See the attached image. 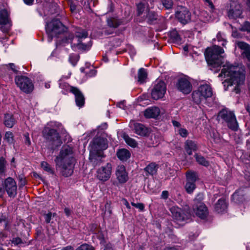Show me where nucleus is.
<instances>
[{
  "instance_id": "f257e3e1",
  "label": "nucleus",
  "mask_w": 250,
  "mask_h": 250,
  "mask_svg": "<svg viewBox=\"0 0 250 250\" xmlns=\"http://www.w3.org/2000/svg\"><path fill=\"white\" fill-rule=\"evenodd\" d=\"M224 53V50L219 45H214L211 47L208 48L205 53L208 63L213 68H218L223 66L221 73L219 77L227 78L223 84L225 90H228L229 87L233 86L231 89L236 93L240 91V86L243 84L245 76L242 69L238 65H233L229 62L224 63L223 57L221 55Z\"/></svg>"
},
{
  "instance_id": "f03ea898",
  "label": "nucleus",
  "mask_w": 250,
  "mask_h": 250,
  "mask_svg": "<svg viewBox=\"0 0 250 250\" xmlns=\"http://www.w3.org/2000/svg\"><path fill=\"white\" fill-rule=\"evenodd\" d=\"M74 161L72 148L68 146L62 147L59 155L55 160L56 167L60 169L61 172L65 177L72 174Z\"/></svg>"
},
{
  "instance_id": "7ed1b4c3",
  "label": "nucleus",
  "mask_w": 250,
  "mask_h": 250,
  "mask_svg": "<svg viewBox=\"0 0 250 250\" xmlns=\"http://www.w3.org/2000/svg\"><path fill=\"white\" fill-rule=\"evenodd\" d=\"M75 38H65L62 40L61 44L65 45V43H72V41L74 40H77V43H73L71 45L72 48H74L75 46L79 49L82 50H87L89 49L92 45L91 41L90 38L88 37L87 32L82 29H79L75 32Z\"/></svg>"
},
{
  "instance_id": "20e7f679",
  "label": "nucleus",
  "mask_w": 250,
  "mask_h": 250,
  "mask_svg": "<svg viewBox=\"0 0 250 250\" xmlns=\"http://www.w3.org/2000/svg\"><path fill=\"white\" fill-rule=\"evenodd\" d=\"M107 147V143L106 139L100 137L94 138L89 145L90 161L94 163L98 158L102 157L103 150Z\"/></svg>"
},
{
  "instance_id": "39448f33",
  "label": "nucleus",
  "mask_w": 250,
  "mask_h": 250,
  "mask_svg": "<svg viewBox=\"0 0 250 250\" xmlns=\"http://www.w3.org/2000/svg\"><path fill=\"white\" fill-rule=\"evenodd\" d=\"M58 124L56 122H51L47 125V126L44 127L42 131L43 137L50 142L52 145V147H57L62 144L59 134L57 130L50 127L58 126Z\"/></svg>"
},
{
  "instance_id": "423d86ee",
  "label": "nucleus",
  "mask_w": 250,
  "mask_h": 250,
  "mask_svg": "<svg viewBox=\"0 0 250 250\" xmlns=\"http://www.w3.org/2000/svg\"><path fill=\"white\" fill-rule=\"evenodd\" d=\"M212 95V90L209 85H201L197 90L192 93V98L195 103L199 104L205 103L207 99Z\"/></svg>"
},
{
  "instance_id": "0eeeda50",
  "label": "nucleus",
  "mask_w": 250,
  "mask_h": 250,
  "mask_svg": "<svg viewBox=\"0 0 250 250\" xmlns=\"http://www.w3.org/2000/svg\"><path fill=\"white\" fill-rule=\"evenodd\" d=\"M46 31L48 35V42H51L53 37H57L65 31L66 28L62 23L58 20H53L47 23L45 26Z\"/></svg>"
},
{
  "instance_id": "6e6552de",
  "label": "nucleus",
  "mask_w": 250,
  "mask_h": 250,
  "mask_svg": "<svg viewBox=\"0 0 250 250\" xmlns=\"http://www.w3.org/2000/svg\"><path fill=\"white\" fill-rule=\"evenodd\" d=\"M218 118L226 122L228 127L232 130H238V124L233 112L228 109H223L218 113Z\"/></svg>"
},
{
  "instance_id": "1a4fd4ad",
  "label": "nucleus",
  "mask_w": 250,
  "mask_h": 250,
  "mask_svg": "<svg viewBox=\"0 0 250 250\" xmlns=\"http://www.w3.org/2000/svg\"><path fill=\"white\" fill-rule=\"evenodd\" d=\"M15 83L18 87L24 93H29L34 89V85L32 81L27 77L18 76L15 78Z\"/></svg>"
},
{
  "instance_id": "9d476101",
  "label": "nucleus",
  "mask_w": 250,
  "mask_h": 250,
  "mask_svg": "<svg viewBox=\"0 0 250 250\" xmlns=\"http://www.w3.org/2000/svg\"><path fill=\"white\" fill-rule=\"evenodd\" d=\"M111 173L112 165L110 163H107L97 169L96 177L99 180L104 182L110 178Z\"/></svg>"
},
{
  "instance_id": "9b49d317",
  "label": "nucleus",
  "mask_w": 250,
  "mask_h": 250,
  "mask_svg": "<svg viewBox=\"0 0 250 250\" xmlns=\"http://www.w3.org/2000/svg\"><path fill=\"white\" fill-rule=\"evenodd\" d=\"M166 85L164 82L160 80L156 81L151 91L152 98L156 100L162 98L166 92Z\"/></svg>"
},
{
  "instance_id": "f8f14e48",
  "label": "nucleus",
  "mask_w": 250,
  "mask_h": 250,
  "mask_svg": "<svg viewBox=\"0 0 250 250\" xmlns=\"http://www.w3.org/2000/svg\"><path fill=\"white\" fill-rule=\"evenodd\" d=\"M3 187L9 197L14 198L17 194V186L15 180L11 177H8L4 180Z\"/></svg>"
},
{
  "instance_id": "ddd939ff",
  "label": "nucleus",
  "mask_w": 250,
  "mask_h": 250,
  "mask_svg": "<svg viewBox=\"0 0 250 250\" xmlns=\"http://www.w3.org/2000/svg\"><path fill=\"white\" fill-rule=\"evenodd\" d=\"M0 29L3 33H8L11 26L9 14L5 9H0Z\"/></svg>"
},
{
  "instance_id": "4468645a",
  "label": "nucleus",
  "mask_w": 250,
  "mask_h": 250,
  "mask_svg": "<svg viewBox=\"0 0 250 250\" xmlns=\"http://www.w3.org/2000/svg\"><path fill=\"white\" fill-rule=\"evenodd\" d=\"M176 17L183 24H186L190 21L191 15L187 8L184 6L178 7L175 14Z\"/></svg>"
},
{
  "instance_id": "2eb2a0df",
  "label": "nucleus",
  "mask_w": 250,
  "mask_h": 250,
  "mask_svg": "<svg viewBox=\"0 0 250 250\" xmlns=\"http://www.w3.org/2000/svg\"><path fill=\"white\" fill-rule=\"evenodd\" d=\"M187 182L185 188L188 193H192L195 188V182L197 179V176L195 172L188 171L187 172Z\"/></svg>"
},
{
  "instance_id": "dca6fc26",
  "label": "nucleus",
  "mask_w": 250,
  "mask_h": 250,
  "mask_svg": "<svg viewBox=\"0 0 250 250\" xmlns=\"http://www.w3.org/2000/svg\"><path fill=\"white\" fill-rule=\"evenodd\" d=\"M170 211L173 217L179 221H184L187 220L190 217L189 213H185L179 208L176 206H173L170 208Z\"/></svg>"
},
{
  "instance_id": "f3484780",
  "label": "nucleus",
  "mask_w": 250,
  "mask_h": 250,
  "mask_svg": "<svg viewBox=\"0 0 250 250\" xmlns=\"http://www.w3.org/2000/svg\"><path fill=\"white\" fill-rule=\"evenodd\" d=\"M242 8L241 5L236 1H232L230 4V9L228 12L229 19H236L241 17Z\"/></svg>"
},
{
  "instance_id": "a211bd4d",
  "label": "nucleus",
  "mask_w": 250,
  "mask_h": 250,
  "mask_svg": "<svg viewBox=\"0 0 250 250\" xmlns=\"http://www.w3.org/2000/svg\"><path fill=\"white\" fill-rule=\"evenodd\" d=\"M176 87L177 89L184 94H188L192 90V85L190 82L185 78H182L178 80Z\"/></svg>"
},
{
  "instance_id": "6ab92c4d",
  "label": "nucleus",
  "mask_w": 250,
  "mask_h": 250,
  "mask_svg": "<svg viewBox=\"0 0 250 250\" xmlns=\"http://www.w3.org/2000/svg\"><path fill=\"white\" fill-rule=\"evenodd\" d=\"M129 125L134 132L138 135L146 136L149 134V131L148 128L142 124L130 122Z\"/></svg>"
},
{
  "instance_id": "aec40b11",
  "label": "nucleus",
  "mask_w": 250,
  "mask_h": 250,
  "mask_svg": "<svg viewBox=\"0 0 250 250\" xmlns=\"http://www.w3.org/2000/svg\"><path fill=\"white\" fill-rule=\"evenodd\" d=\"M115 174L120 183H125L128 179V174L123 165H119L117 167Z\"/></svg>"
},
{
  "instance_id": "412c9836",
  "label": "nucleus",
  "mask_w": 250,
  "mask_h": 250,
  "mask_svg": "<svg viewBox=\"0 0 250 250\" xmlns=\"http://www.w3.org/2000/svg\"><path fill=\"white\" fill-rule=\"evenodd\" d=\"M71 92L75 96L76 105L79 107L83 106L85 102V98L82 92L77 87L71 88Z\"/></svg>"
},
{
  "instance_id": "4be33fe9",
  "label": "nucleus",
  "mask_w": 250,
  "mask_h": 250,
  "mask_svg": "<svg viewBox=\"0 0 250 250\" xmlns=\"http://www.w3.org/2000/svg\"><path fill=\"white\" fill-rule=\"evenodd\" d=\"M236 43L239 48L243 50L242 53V56L250 62V45L243 42H237Z\"/></svg>"
},
{
  "instance_id": "5701e85b",
  "label": "nucleus",
  "mask_w": 250,
  "mask_h": 250,
  "mask_svg": "<svg viewBox=\"0 0 250 250\" xmlns=\"http://www.w3.org/2000/svg\"><path fill=\"white\" fill-rule=\"evenodd\" d=\"M160 109L157 107H152L146 109L144 115L147 118H156L160 114Z\"/></svg>"
},
{
  "instance_id": "b1692460",
  "label": "nucleus",
  "mask_w": 250,
  "mask_h": 250,
  "mask_svg": "<svg viewBox=\"0 0 250 250\" xmlns=\"http://www.w3.org/2000/svg\"><path fill=\"white\" fill-rule=\"evenodd\" d=\"M194 212L201 219H205L208 213L207 207L202 203H200L197 206L196 208L194 209Z\"/></svg>"
},
{
  "instance_id": "393cba45",
  "label": "nucleus",
  "mask_w": 250,
  "mask_h": 250,
  "mask_svg": "<svg viewBox=\"0 0 250 250\" xmlns=\"http://www.w3.org/2000/svg\"><path fill=\"white\" fill-rule=\"evenodd\" d=\"M185 149L189 155H191L192 154V151H195L197 149V144L192 140H188L185 143Z\"/></svg>"
},
{
  "instance_id": "a878e982",
  "label": "nucleus",
  "mask_w": 250,
  "mask_h": 250,
  "mask_svg": "<svg viewBox=\"0 0 250 250\" xmlns=\"http://www.w3.org/2000/svg\"><path fill=\"white\" fill-rule=\"evenodd\" d=\"M227 208V204L224 199H219L215 206V210L218 213H223Z\"/></svg>"
},
{
  "instance_id": "bb28decb",
  "label": "nucleus",
  "mask_w": 250,
  "mask_h": 250,
  "mask_svg": "<svg viewBox=\"0 0 250 250\" xmlns=\"http://www.w3.org/2000/svg\"><path fill=\"white\" fill-rule=\"evenodd\" d=\"M117 156L121 161H126L130 158V153L126 149H120L118 151Z\"/></svg>"
},
{
  "instance_id": "cd10ccee",
  "label": "nucleus",
  "mask_w": 250,
  "mask_h": 250,
  "mask_svg": "<svg viewBox=\"0 0 250 250\" xmlns=\"http://www.w3.org/2000/svg\"><path fill=\"white\" fill-rule=\"evenodd\" d=\"M16 123V120L11 114H6L4 116V123L8 127H12Z\"/></svg>"
},
{
  "instance_id": "c85d7f7f",
  "label": "nucleus",
  "mask_w": 250,
  "mask_h": 250,
  "mask_svg": "<svg viewBox=\"0 0 250 250\" xmlns=\"http://www.w3.org/2000/svg\"><path fill=\"white\" fill-rule=\"evenodd\" d=\"M158 165L154 163L149 164L146 168L145 170L150 175L155 174L157 170Z\"/></svg>"
},
{
  "instance_id": "c756f323",
  "label": "nucleus",
  "mask_w": 250,
  "mask_h": 250,
  "mask_svg": "<svg viewBox=\"0 0 250 250\" xmlns=\"http://www.w3.org/2000/svg\"><path fill=\"white\" fill-rule=\"evenodd\" d=\"M107 23L109 27L117 28L121 24V21L117 19L112 18L107 20Z\"/></svg>"
},
{
  "instance_id": "7c9ffc66",
  "label": "nucleus",
  "mask_w": 250,
  "mask_h": 250,
  "mask_svg": "<svg viewBox=\"0 0 250 250\" xmlns=\"http://www.w3.org/2000/svg\"><path fill=\"white\" fill-rule=\"evenodd\" d=\"M147 77V73L146 70L141 68L139 70L138 74V82L140 83H143L145 81Z\"/></svg>"
},
{
  "instance_id": "2f4dec72",
  "label": "nucleus",
  "mask_w": 250,
  "mask_h": 250,
  "mask_svg": "<svg viewBox=\"0 0 250 250\" xmlns=\"http://www.w3.org/2000/svg\"><path fill=\"white\" fill-rule=\"evenodd\" d=\"M124 139L126 143L132 147H136L137 146V142L134 139L127 135H124Z\"/></svg>"
},
{
  "instance_id": "473e14b6",
  "label": "nucleus",
  "mask_w": 250,
  "mask_h": 250,
  "mask_svg": "<svg viewBox=\"0 0 250 250\" xmlns=\"http://www.w3.org/2000/svg\"><path fill=\"white\" fill-rule=\"evenodd\" d=\"M243 196V191L242 189H239L236 191L232 195V198L235 201V202H237L240 199H242Z\"/></svg>"
},
{
  "instance_id": "72a5a7b5",
  "label": "nucleus",
  "mask_w": 250,
  "mask_h": 250,
  "mask_svg": "<svg viewBox=\"0 0 250 250\" xmlns=\"http://www.w3.org/2000/svg\"><path fill=\"white\" fill-rule=\"evenodd\" d=\"M195 157L196 160V161L199 164L204 166H208V162L206 161L205 158L202 156L199 155L198 154H195Z\"/></svg>"
},
{
  "instance_id": "f704fd0d",
  "label": "nucleus",
  "mask_w": 250,
  "mask_h": 250,
  "mask_svg": "<svg viewBox=\"0 0 250 250\" xmlns=\"http://www.w3.org/2000/svg\"><path fill=\"white\" fill-rule=\"evenodd\" d=\"M4 140L9 144H13L14 142V136L13 133L10 131L6 132L5 134Z\"/></svg>"
},
{
  "instance_id": "c9c22d12",
  "label": "nucleus",
  "mask_w": 250,
  "mask_h": 250,
  "mask_svg": "<svg viewBox=\"0 0 250 250\" xmlns=\"http://www.w3.org/2000/svg\"><path fill=\"white\" fill-rule=\"evenodd\" d=\"M216 40L220 43L219 44L222 45L223 46H225L227 43V41L225 38V35L221 33H218L216 36Z\"/></svg>"
},
{
  "instance_id": "e433bc0d",
  "label": "nucleus",
  "mask_w": 250,
  "mask_h": 250,
  "mask_svg": "<svg viewBox=\"0 0 250 250\" xmlns=\"http://www.w3.org/2000/svg\"><path fill=\"white\" fill-rule=\"evenodd\" d=\"M60 87L66 91H70L71 92V88L74 87L73 86H70L67 83L63 82L60 80L59 81Z\"/></svg>"
},
{
  "instance_id": "4c0bfd02",
  "label": "nucleus",
  "mask_w": 250,
  "mask_h": 250,
  "mask_svg": "<svg viewBox=\"0 0 250 250\" xmlns=\"http://www.w3.org/2000/svg\"><path fill=\"white\" fill-rule=\"evenodd\" d=\"M240 30L242 31L250 33V22L246 21L244 22L240 28Z\"/></svg>"
},
{
  "instance_id": "58836bf2",
  "label": "nucleus",
  "mask_w": 250,
  "mask_h": 250,
  "mask_svg": "<svg viewBox=\"0 0 250 250\" xmlns=\"http://www.w3.org/2000/svg\"><path fill=\"white\" fill-rule=\"evenodd\" d=\"M79 59V56L76 54H71L69 56V61L73 65L75 66L77 64Z\"/></svg>"
},
{
  "instance_id": "ea45409f",
  "label": "nucleus",
  "mask_w": 250,
  "mask_h": 250,
  "mask_svg": "<svg viewBox=\"0 0 250 250\" xmlns=\"http://www.w3.org/2000/svg\"><path fill=\"white\" fill-rule=\"evenodd\" d=\"M42 167L46 171L53 174V170L51 168L50 166L46 162H42L41 163Z\"/></svg>"
},
{
  "instance_id": "a19ab883",
  "label": "nucleus",
  "mask_w": 250,
  "mask_h": 250,
  "mask_svg": "<svg viewBox=\"0 0 250 250\" xmlns=\"http://www.w3.org/2000/svg\"><path fill=\"white\" fill-rule=\"evenodd\" d=\"M75 250H95V248L90 245L84 244L79 246Z\"/></svg>"
},
{
  "instance_id": "79ce46f5",
  "label": "nucleus",
  "mask_w": 250,
  "mask_h": 250,
  "mask_svg": "<svg viewBox=\"0 0 250 250\" xmlns=\"http://www.w3.org/2000/svg\"><path fill=\"white\" fill-rule=\"evenodd\" d=\"M137 12L138 15H142L145 11L146 12V10H148L147 9H146L145 4L142 2H140L137 5Z\"/></svg>"
},
{
  "instance_id": "37998d69",
  "label": "nucleus",
  "mask_w": 250,
  "mask_h": 250,
  "mask_svg": "<svg viewBox=\"0 0 250 250\" xmlns=\"http://www.w3.org/2000/svg\"><path fill=\"white\" fill-rule=\"evenodd\" d=\"M162 3L166 9H170L173 6L172 0H162Z\"/></svg>"
},
{
  "instance_id": "c03bdc74",
  "label": "nucleus",
  "mask_w": 250,
  "mask_h": 250,
  "mask_svg": "<svg viewBox=\"0 0 250 250\" xmlns=\"http://www.w3.org/2000/svg\"><path fill=\"white\" fill-rule=\"evenodd\" d=\"M5 161L3 158H0V175L2 174L5 172Z\"/></svg>"
},
{
  "instance_id": "a18cd8bd",
  "label": "nucleus",
  "mask_w": 250,
  "mask_h": 250,
  "mask_svg": "<svg viewBox=\"0 0 250 250\" xmlns=\"http://www.w3.org/2000/svg\"><path fill=\"white\" fill-rule=\"evenodd\" d=\"M55 215V213L53 214L51 212H48L46 214H44V217L45 222L46 223H49L50 222L51 218L54 217Z\"/></svg>"
},
{
  "instance_id": "49530a36",
  "label": "nucleus",
  "mask_w": 250,
  "mask_h": 250,
  "mask_svg": "<svg viewBox=\"0 0 250 250\" xmlns=\"http://www.w3.org/2000/svg\"><path fill=\"white\" fill-rule=\"evenodd\" d=\"M205 3L206 6L210 9V11L213 12L214 10V6L210 0H205Z\"/></svg>"
},
{
  "instance_id": "de8ad7c7",
  "label": "nucleus",
  "mask_w": 250,
  "mask_h": 250,
  "mask_svg": "<svg viewBox=\"0 0 250 250\" xmlns=\"http://www.w3.org/2000/svg\"><path fill=\"white\" fill-rule=\"evenodd\" d=\"M146 17L148 18L150 20H153L156 19L155 13L152 11L149 10H146Z\"/></svg>"
},
{
  "instance_id": "09e8293b",
  "label": "nucleus",
  "mask_w": 250,
  "mask_h": 250,
  "mask_svg": "<svg viewBox=\"0 0 250 250\" xmlns=\"http://www.w3.org/2000/svg\"><path fill=\"white\" fill-rule=\"evenodd\" d=\"M178 133L182 137H186L188 135V131L185 128H180L178 130Z\"/></svg>"
},
{
  "instance_id": "8fccbe9b",
  "label": "nucleus",
  "mask_w": 250,
  "mask_h": 250,
  "mask_svg": "<svg viewBox=\"0 0 250 250\" xmlns=\"http://www.w3.org/2000/svg\"><path fill=\"white\" fill-rule=\"evenodd\" d=\"M131 205L133 207L139 209L141 211H143L144 209V205L142 203H134L132 202Z\"/></svg>"
},
{
  "instance_id": "3c124183",
  "label": "nucleus",
  "mask_w": 250,
  "mask_h": 250,
  "mask_svg": "<svg viewBox=\"0 0 250 250\" xmlns=\"http://www.w3.org/2000/svg\"><path fill=\"white\" fill-rule=\"evenodd\" d=\"M7 237V234L4 232H0V243L1 245L6 244L4 242V239Z\"/></svg>"
},
{
  "instance_id": "603ef678",
  "label": "nucleus",
  "mask_w": 250,
  "mask_h": 250,
  "mask_svg": "<svg viewBox=\"0 0 250 250\" xmlns=\"http://www.w3.org/2000/svg\"><path fill=\"white\" fill-rule=\"evenodd\" d=\"M12 243L15 245H19L22 243V241L21 238L17 237L13 239Z\"/></svg>"
},
{
  "instance_id": "864d4df0",
  "label": "nucleus",
  "mask_w": 250,
  "mask_h": 250,
  "mask_svg": "<svg viewBox=\"0 0 250 250\" xmlns=\"http://www.w3.org/2000/svg\"><path fill=\"white\" fill-rule=\"evenodd\" d=\"M168 192L167 190H164L162 191V193L161 194V198L164 199H167L168 197Z\"/></svg>"
},
{
  "instance_id": "5fc2aeb1",
  "label": "nucleus",
  "mask_w": 250,
  "mask_h": 250,
  "mask_svg": "<svg viewBox=\"0 0 250 250\" xmlns=\"http://www.w3.org/2000/svg\"><path fill=\"white\" fill-rule=\"evenodd\" d=\"M70 9L72 13L75 12L76 9V6L72 2L70 4Z\"/></svg>"
},
{
  "instance_id": "6e6d98bb",
  "label": "nucleus",
  "mask_w": 250,
  "mask_h": 250,
  "mask_svg": "<svg viewBox=\"0 0 250 250\" xmlns=\"http://www.w3.org/2000/svg\"><path fill=\"white\" fill-rule=\"evenodd\" d=\"M2 221L5 222V228L6 227L7 222H6V217L5 215H1L0 216V223Z\"/></svg>"
},
{
  "instance_id": "4d7b16f0",
  "label": "nucleus",
  "mask_w": 250,
  "mask_h": 250,
  "mask_svg": "<svg viewBox=\"0 0 250 250\" xmlns=\"http://www.w3.org/2000/svg\"><path fill=\"white\" fill-rule=\"evenodd\" d=\"M24 136H25V143H26V144H27V145H30V143H31V142H30V139H29V135L28 134H25Z\"/></svg>"
},
{
  "instance_id": "13d9d810",
  "label": "nucleus",
  "mask_w": 250,
  "mask_h": 250,
  "mask_svg": "<svg viewBox=\"0 0 250 250\" xmlns=\"http://www.w3.org/2000/svg\"><path fill=\"white\" fill-rule=\"evenodd\" d=\"M34 0H23L24 3L27 5H32Z\"/></svg>"
},
{
  "instance_id": "bf43d9fd",
  "label": "nucleus",
  "mask_w": 250,
  "mask_h": 250,
  "mask_svg": "<svg viewBox=\"0 0 250 250\" xmlns=\"http://www.w3.org/2000/svg\"><path fill=\"white\" fill-rule=\"evenodd\" d=\"M172 123L173 126L175 127H180V124L176 121H172Z\"/></svg>"
},
{
  "instance_id": "052dcab7",
  "label": "nucleus",
  "mask_w": 250,
  "mask_h": 250,
  "mask_svg": "<svg viewBox=\"0 0 250 250\" xmlns=\"http://www.w3.org/2000/svg\"><path fill=\"white\" fill-rule=\"evenodd\" d=\"M8 65L11 70H12L13 71H16V70L15 69V65L14 63H10Z\"/></svg>"
},
{
  "instance_id": "680f3d73",
  "label": "nucleus",
  "mask_w": 250,
  "mask_h": 250,
  "mask_svg": "<svg viewBox=\"0 0 250 250\" xmlns=\"http://www.w3.org/2000/svg\"><path fill=\"white\" fill-rule=\"evenodd\" d=\"M20 184L22 186H24L26 184V182L24 179L22 178L20 179Z\"/></svg>"
},
{
  "instance_id": "e2e57ef3",
  "label": "nucleus",
  "mask_w": 250,
  "mask_h": 250,
  "mask_svg": "<svg viewBox=\"0 0 250 250\" xmlns=\"http://www.w3.org/2000/svg\"><path fill=\"white\" fill-rule=\"evenodd\" d=\"M61 250H73V248L72 247L69 246H67V247L63 248Z\"/></svg>"
},
{
  "instance_id": "0e129e2a",
  "label": "nucleus",
  "mask_w": 250,
  "mask_h": 250,
  "mask_svg": "<svg viewBox=\"0 0 250 250\" xmlns=\"http://www.w3.org/2000/svg\"><path fill=\"white\" fill-rule=\"evenodd\" d=\"M64 212L65 213L67 216H69L70 214V210L69 209L67 208H65L64 209Z\"/></svg>"
},
{
  "instance_id": "69168bd1",
  "label": "nucleus",
  "mask_w": 250,
  "mask_h": 250,
  "mask_svg": "<svg viewBox=\"0 0 250 250\" xmlns=\"http://www.w3.org/2000/svg\"><path fill=\"white\" fill-rule=\"evenodd\" d=\"M97 237H98V238L99 239H100V240H104V235L102 233H100V234H99Z\"/></svg>"
},
{
  "instance_id": "338daca9",
  "label": "nucleus",
  "mask_w": 250,
  "mask_h": 250,
  "mask_svg": "<svg viewBox=\"0 0 250 250\" xmlns=\"http://www.w3.org/2000/svg\"><path fill=\"white\" fill-rule=\"evenodd\" d=\"M124 202H125L124 204L125 205V206L126 207V208H130V206H129V204L128 202L126 200H124Z\"/></svg>"
},
{
  "instance_id": "774afa93",
  "label": "nucleus",
  "mask_w": 250,
  "mask_h": 250,
  "mask_svg": "<svg viewBox=\"0 0 250 250\" xmlns=\"http://www.w3.org/2000/svg\"><path fill=\"white\" fill-rule=\"evenodd\" d=\"M164 250H177L175 248L168 247V248H166V249H165Z\"/></svg>"
}]
</instances>
